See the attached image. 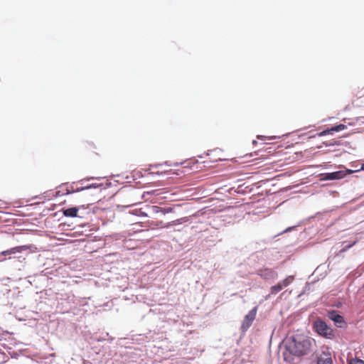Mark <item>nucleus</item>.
<instances>
[{
    "label": "nucleus",
    "mask_w": 364,
    "mask_h": 364,
    "mask_svg": "<svg viewBox=\"0 0 364 364\" xmlns=\"http://www.w3.org/2000/svg\"><path fill=\"white\" fill-rule=\"evenodd\" d=\"M282 344L284 347V360L289 364H295L301 357L312 355L317 349L314 338L301 333L287 336Z\"/></svg>",
    "instance_id": "nucleus-1"
},
{
    "label": "nucleus",
    "mask_w": 364,
    "mask_h": 364,
    "mask_svg": "<svg viewBox=\"0 0 364 364\" xmlns=\"http://www.w3.org/2000/svg\"><path fill=\"white\" fill-rule=\"evenodd\" d=\"M314 328L316 332L322 337L332 339L335 336L333 330L321 319H317L314 322Z\"/></svg>",
    "instance_id": "nucleus-2"
},
{
    "label": "nucleus",
    "mask_w": 364,
    "mask_h": 364,
    "mask_svg": "<svg viewBox=\"0 0 364 364\" xmlns=\"http://www.w3.org/2000/svg\"><path fill=\"white\" fill-rule=\"evenodd\" d=\"M29 245H20L16 246L10 249H8L6 250L2 251L0 252L1 255H4V257H8L9 259H17L18 261L21 263H23V262L25 260L24 257H19V256H15L17 254L21 253L23 251H26L30 249Z\"/></svg>",
    "instance_id": "nucleus-3"
},
{
    "label": "nucleus",
    "mask_w": 364,
    "mask_h": 364,
    "mask_svg": "<svg viewBox=\"0 0 364 364\" xmlns=\"http://www.w3.org/2000/svg\"><path fill=\"white\" fill-rule=\"evenodd\" d=\"M355 171L348 168L336 171L331 173H323L320 174V181H334L343 178L347 175L351 174Z\"/></svg>",
    "instance_id": "nucleus-4"
},
{
    "label": "nucleus",
    "mask_w": 364,
    "mask_h": 364,
    "mask_svg": "<svg viewBox=\"0 0 364 364\" xmlns=\"http://www.w3.org/2000/svg\"><path fill=\"white\" fill-rule=\"evenodd\" d=\"M257 311V307L255 306L245 316L241 326L243 331H246L251 326L253 321L255 319Z\"/></svg>",
    "instance_id": "nucleus-5"
},
{
    "label": "nucleus",
    "mask_w": 364,
    "mask_h": 364,
    "mask_svg": "<svg viewBox=\"0 0 364 364\" xmlns=\"http://www.w3.org/2000/svg\"><path fill=\"white\" fill-rule=\"evenodd\" d=\"M328 317L329 319L333 321L335 323V325L338 328H345L346 326V321L344 320V318L338 313L336 310H332L328 312Z\"/></svg>",
    "instance_id": "nucleus-6"
},
{
    "label": "nucleus",
    "mask_w": 364,
    "mask_h": 364,
    "mask_svg": "<svg viewBox=\"0 0 364 364\" xmlns=\"http://www.w3.org/2000/svg\"><path fill=\"white\" fill-rule=\"evenodd\" d=\"M257 275L267 281H272L277 277V273L272 269L264 268L257 270Z\"/></svg>",
    "instance_id": "nucleus-7"
},
{
    "label": "nucleus",
    "mask_w": 364,
    "mask_h": 364,
    "mask_svg": "<svg viewBox=\"0 0 364 364\" xmlns=\"http://www.w3.org/2000/svg\"><path fill=\"white\" fill-rule=\"evenodd\" d=\"M317 364H332V358L328 351H323L317 356Z\"/></svg>",
    "instance_id": "nucleus-8"
},
{
    "label": "nucleus",
    "mask_w": 364,
    "mask_h": 364,
    "mask_svg": "<svg viewBox=\"0 0 364 364\" xmlns=\"http://www.w3.org/2000/svg\"><path fill=\"white\" fill-rule=\"evenodd\" d=\"M188 220H189V218L188 217H183L181 218H179V219L175 220L173 221L167 223L163 227L165 228H168L171 226L181 225L183 223H185L188 222Z\"/></svg>",
    "instance_id": "nucleus-9"
},
{
    "label": "nucleus",
    "mask_w": 364,
    "mask_h": 364,
    "mask_svg": "<svg viewBox=\"0 0 364 364\" xmlns=\"http://www.w3.org/2000/svg\"><path fill=\"white\" fill-rule=\"evenodd\" d=\"M78 208L77 207H72L63 210V213L65 217L74 218L77 215Z\"/></svg>",
    "instance_id": "nucleus-10"
},
{
    "label": "nucleus",
    "mask_w": 364,
    "mask_h": 364,
    "mask_svg": "<svg viewBox=\"0 0 364 364\" xmlns=\"http://www.w3.org/2000/svg\"><path fill=\"white\" fill-rule=\"evenodd\" d=\"M345 128H346V125L345 124H340L338 125H336V126L332 127L331 129H329L328 130H325V131L322 132L321 135H324V134H326L327 133H330V132H340V131L343 130Z\"/></svg>",
    "instance_id": "nucleus-11"
},
{
    "label": "nucleus",
    "mask_w": 364,
    "mask_h": 364,
    "mask_svg": "<svg viewBox=\"0 0 364 364\" xmlns=\"http://www.w3.org/2000/svg\"><path fill=\"white\" fill-rule=\"evenodd\" d=\"M294 279V276H288L286 279H284L282 282H279V284H280V286H282V289H284V287H287L290 284H291L293 282Z\"/></svg>",
    "instance_id": "nucleus-12"
},
{
    "label": "nucleus",
    "mask_w": 364,
    "mask_h": 364,
    "mask_svg": "<svg viewBox=\"0 0 364 364\" xmlns=\"http://www.w3.org/2000/svg\"><path fill=\"white\" fill-rule=\"evenodd\" d=\"M101 186H102V183H92V184L87 185L86 186L77 188L76 190V191L78 192V191H82L84 190H88V189H91V188H100Z\"/></svg>",
    "instance_id": "nucleus-13"
},
{
    "label": "nucleus",
    "mask_w": 364,
    "mask_h": 364,
    "mask_svg": "<svg viewBox=\"0 0 364 364\" xmlns=\"http://www.w3.org/2000/svg\"><path fill=\"white\" fill-rule=\"evenodd\" d=\"M282 289V286H280V284L278 283L276 285H274L271 287L270 292L272 294H276Z\"/></svg>",
    "instance_id": "nucleus-14"
},
{
    "label": "nucleus",
    "mask_w": 364,
    "mask_h": 364,
    "mask_svg": "<svg viewBox=\"0 0 364 364\" xmlns=\"http://www.w3.org/2000/svg\"><path fill=\"white\" fill-rule=\"evenodd\" d=\"M349 364H364V361L359 358L351 359Z\"/></svg>",
    "instance_id": "nucleus-15"
},
{
    "label": "nucleus",
    "mask_w": 364,
    "mask_h": 364,
    "mask_svg": "<svg viewBox=\"0 0 364 364\" xmlns=\"http://www.w3.org/2000/svg\"><path fill=\"white\" fill-rule=\"evenodd\" d=\"M173 211V208L171 207L168 208H161V213L164 215L171 213Z\"/></svg>",
    "instance_id": "nucleus-16"
},
{
    "label": "nucleus",
    "mask_w": 364,
    "mask_h": 364,
    "mask_svg": "<svg viewBox=\"0 0 364 364\" xmlns=\"http://www.w3.org/2000/svg\"><path fill=\"white\" fill-rule=\"evenodd\" d=\"M152 208H153L154 212H155V213H161V208H160L159 206L154 205V206L152 207Z\"/></svg>",
    "instance_id": "nucleus-17"
},
{
    "label": "nucleus",
    "mask_w": 364,
    "mask_h": 364,
    "mask_svg": "<svg viewBox=\"0 0 364 364\" xmlns=\"http://www.w3.org/2000/svg\"><path fill=\"white\" fill-rule=\"evenodd\" d=\"M6 259H7V257H4V255H0V262H4V261H5Z\"/></svg>",
    "instance_id": "nucleus-18"
},
{
    "label": "nucleus",
    "mask_w": 364,
    "mask_h": 364,
    "mask_svg": "<svg viewBox=\"0 0 364 364\" xmlns=\"http://www.w3.org/2000/svg\"><path fill=\"white\" fill-rule=\"evenodd\" d=\"M310 284L309 283H307L305 286V288H304V291H309L310 289Z\"/></svg>",
    "instance_id": "nucleus-19"
},
{
    "label": "nucleus",
    "mask_w": 364,
    "mask_h": 364,
    "mask_svg": "<svg viewBox=\"0 0 364 364\" xmlns=\"http://www.w3.org/2000/svg\"><path fill=\"white\" fill-rule=\"evenodd\" d=\"M294 228H295V227H289V228H287V229L284 230V232H288V231H289V230H291L294 229Z\"/></svg>",
    "instance_id": "nucleus-20"
},
{
    "label": "nucleus",
    "mask_w": 364,
    "mask_h": 364,
    "mask_svg": "<svg viewBox=\"0 0 364 364\" xmlns=\"http://www.w3.org/2000/svg\"><path fill=\"white\" fill-rule=\"evenodd\" d=\"M265 136H262V135H257V138L259 139H263L264 138Z\"/></svg>",
    "instance_id": "nucleus-21"
},
{
    "label": "nucleus",
    "mask_w": 364,
    "mask_h": 364,
    "mask_svg": "<svg viewBox=\"0 0 364 364\" xmlns=\"http://www.w3.org/2000/svg\"><path fill=\"white\" fill-rule=\"evenodd\" d=\"M160 166H161V164H156L153 165L152 166L157 168V167H159Z\"/></svg>",
    "instance_id": "nucleus-22"
},
{
    "label": "nucleus",
    "mask_w": 364,
    "mask_h": 364,
    "mask_svg": "<svg viewBox=\"0 0 364 364\" xmlns=\"http://www.w3.org/2000/svg\"><path fill=\"white\" fill-rule=\"evenodd\" d=\"M141 216H144V217H146L147 216V214L144 213V212H141Z\"/></svg>",
    "instance_id": "nucleus-23"
},
{
    "label": "nucleus",
    "mask_w": 364,
    "mask_h": 364,
    "mask_svg": "<svg viewBox=\"0 0 364 364\" xmlns=\"http://www.w3.org/2000/svg\"><path fill=\"white\" fill-rule=\"evenodd\" d=\"M155 173H156V174H157V175H159V176H160V175H162V174H163V172H159V171H157V172H156Z\"/></svg>",
    "instance_id": "nucleus-24"
},
{
    "label": "nucleus",
    "mask_w": 364,
    "mask_h": 364,
    "mask_svg": "<svg viewBox=\"0 0 364 364\" xmlns=\"http://www.w3.org/2000/svg\"><path fill=\"white\" fill-rule=\"evenodd\" d=\"M24 267V264H21V267H18V269H19V270H20V269H21V268H22V267Z\"/></svg>",
    "instance_id": "nucleus-25"
},
{
    "label": "nucleus",
    "mask_w": 364,
    "mask_h": 364,
    "mask_svg": "<svg viewBox=\"0 0 364 364\" xmlns=\"http://www.w3.org/2000/svg\"><path fill=\"white\" fill-rule=\"evenodd\" d=\"M252 144H257V141L256 140H253V141H252Z\"/></svg>",
    "instance_id": "nucleus-26"
},
{
    "label": "nucleus",
    "mask_w": 364,
    "mask_h": 364,
    "mask_svg": "<svg viewBox=\"0 0 364 364\" xmlns=\"http://www.w3.org/2000/svg\"><path fill=\"white\" fill-rule=\"evenodd\" d=\"M360 169L364 170V163L362 164Z\"/></svg>",
    "instance_id": "nucleus-27"
},
{
    "label": "nucleus",
    "mask_w": 364,
    "mask_h": 364,
    "mask_svg": "<svg viewBox=\"0 0 364 364\" xmlns=\"http://www.w3.org/2000/svg\"><path fill=\"white\" fill-rule=\"evenodd\" d=\"M94 178H95L94 177H90V178H87L86 180L89 181V180L94 179Z\"/></svg>",
    "instance_id": "nucleus-28"
},
{
    "label": "nucleus",
    "mask_w": 364,
    "mask_h": 364,
    "mask_svg": "<svg viewBox=\"0 0 364 364\" xmlns=\"http://www.w3.org/2000/svg\"><path fill=\"white\" fill-rule=\"evenodd\" d=\"M352 246H353V245H348L346 247L349 248V247H350Z\"/></svg>",
    "instance_id": "nucleus-29"
}]
</instances>
